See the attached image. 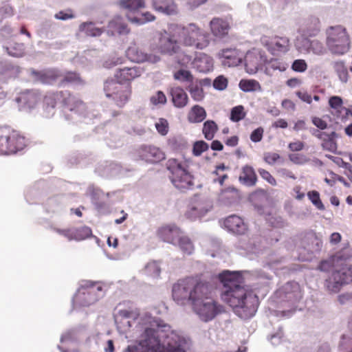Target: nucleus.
<instances>
[{
    "instance_id": "obj_25",
    "label": "nucleus",
    "mask_w": 352,
    "mask_h": 352,
    "mask_svg": "<svg viewBox=\"0 0 352 352\" xmlns=\"http://www.w3.org/2000/svg\"><path fill=\"white\" fill-rule=\"evenodd\" d=\"M239 181L248 186H253L256 184L257 177L253 168L245 165L242 168L241 173L239 178Z\"/></svg>"
},
{
    "instance_id": "obj_14",
    "label": "nucleus",
    "mask_w": 352,
    "mask_h": 352,
    "mask_svg": "<svg viewBox=\"0 0 352 352\" xmlns=\"http://www.w3.org/2000/svg\"><path fill=\"white\" fill-rule=\"evenodd\" d=\"M142 74L140 67H125L119 69L114 74L115 80L122 85H130V82L139 78Z\"/></svg>"
},
{
    "instance_id": "obj_30",
    "label": "nucleus",
    "mask_w": 352,
    "mask_h": 352,
    "mask_svg": "<svg viewBox=\"0 0 352 352\" xmlns=\"http://www.w3.org/2000/svg\"><path fill=\"white\" fill-rule=\"evenodd\" d=\"M61 72L57 70H49L39 74L38 79L44 84H54L60 81Z\"/></svg>"
},
{
    "instance_id": "obj_11",
    "label": "nucleus",
    "mask_w": 352,
    "mask_h": 352,
    "mask_svg": "<svg viewBox=\"0 0 352 352\" xmlns=\"http://www.w3.org/2000/svg\"><path fill=\"white\" fill-rule=\"evenodd\" d=\"M352 283V265H346L334 271L326 281V286L331 292H338L344 285Z\"/></svg>"
},
{
    "instance_id": "obj_38",
    "label": "nucleus",
    "mask_w": 352,
    "mask_h": 352,
    "mask_svg": "<svg viewBox=\"0 0 352 352\" xmlns=\"http://www.w3.org/2000/svg\"><path fill=\"white\" fill-rule=\"evenodd\" d=\"M245 116L244 107L238 105L231 109L230 119L234 122H238L244 119Z\"/></svg>"
},
{
    "instance_id": "obj_23",
    "label": "nucleus",
    "mask_w": 352,
    "mask_h": 352,
    "mask_svg": "<svg viewBox=\"0 0 352 352\" xmlns=\"http://www.w3.org/2000/svg\"><path fill=\"white\" fill-rule=\"evenodd\" d=\"M63 93L60 103L69 110L74 111L85 107L84 102L69 91H63Z\"/></svg>"
},
{
    "instance_id": "obj_15",
    "label": "nucleus",
    "mask_w": 352,
    "mask_h": 352,
    "mask_svg": "<svg viewBox=\"0 0 352 352\" xmlns=\"http://www.w3.org/2000/svg\"><path fill=\"white\" fill-rule=\"evenodd\" d=\"M140 157L148 163H157L165 159L164 153L158 147L147 145L138 149Z\"/></svg>"
},
{
    "instance_id": "obj_19",
    "label": "nucleus",
    "mask_w": 352,
    "mask_h": 352,
    "mask_svg": "<svg viewBox=\"0 0 352 352\" xmlns=\"http://www.w3.org/2000/svg\"><path fill=\"white\" fill-rule=\"evenodd\" d=\"M190 63L193 68L201 73L209 72L213 69L212 58L204 53L199 54Z\"/></svg>"
},
{
    "instance_id": "obj_16",
    "label": "nucleus",
    "mask_w": 352,
    "mask_h": 352,
    "mask_svg": "<svg viewBox=\"0 0 352 352\" xmlns=\"http://www.w3.org/2000/svg\"><path fill=\"white\" fill-rule=\"evenodd\" d=\"M157 234L162 241L174 244L182 236V231L175 225H165L157 230Z\"/></svg>"
},
{
    "instance_id": "obj_37",
    "label": "nucleus",
    "mask_w": 352,
    "mask_h": 352,
    "mask_svg": "<svg viewBox=\"0 0 352 352\" xmlns=\"http://www.w3.org/2000/svg\"><path fill=\"white\" fill-rule=\"evenodd\" d=\"M331 138L329 140H325L321 143V146L324 150L328 151L333 153H336L338 149V144L336 139L338 137L337 133L335 131L331 132Z\"/></svg>"
},
{
    "instance_id": "obj_4",
    "label": "nucleus",
    "mask_w": 352,
    "mask_h": 352,
    "mask_svg": "<svg viewBox=\"0 0 352 352\" xmlns=\"http://www.w3.org/2000/svg\"><path fill=\"white\" fill-rule=\"evenodd\" d=\"M180 41V34L178 28L173 32H165L162 34L158 45L157 50L162 54L175 56V62L182 67H186L192 60V55L187 53L184 49Z\"/></svg>"
},
{
    "instance_id": "obj_63",
    "label": "nucleus",
    "mask_w": 352,
    "mask_h": 352,
    "mask_svg": "<svg viewBox=\"0 0 352 352\" xmlns=\"http://www.w3.org/2000/svg\"><path fill=\"white\" fill-rule=\"evenodd\" d=\"M312 122L317 128L320 130H324L327 127V123L318 117H314L312 118Z\"/></svg>"
},
{
    "instance_id": "obj_6",
    "label": "nucleus",
    "mask_w": 352,
    "mask_h": 352,
    "mask_svg": "<svg viewBox=\"0 0 352 352\" xmlns=\"http://www.w3.org/2000/svg\"><path fill=\"white\" fill-rule=\"evenodd\" d=\"M178 30L180 34V41L184 47L204 50L210 44L209 34L195 23L178 28Z\"/></svg>"
},
{
    "instance_id": "obj_31",
    "label": "nucleus",
    "mask_w": 352,
    "mask_h": 352,
    "mask_svg": "<svg viewBox=\"0 0 352 352\" xmlns=\"http://www.w3.org/2000/svg\"><path fill=\"white\" fill-rule=\"evenodd\" d=\"M217 131L218 126L213 120H207L203 124L202 132L204 138L208 140H212Z\"/></svg>"
},
{
    "instance_id": "obj_27",
    "label": "nucleus",
    "mask_w": 352,
    "mask_h": 352,
    "mask_svg": "<svg viewBox=\"0 0 352 352\" xmlns=\"http://www.w3.org/2000/svg\"><path fill=\"white\" fill-rule=\"evenodd\" d=\"M140 309L132 305L119 309L116 314V320L133 319L136 320L140 316Z\"/></svg>"
},
{
    "instance_id": "obj_58",
    "label": "nucleus",
    "mask_w": 352,
    "mask_h": 352,
    "mask_svg": "<svg viewBox=\"0 0 352 352\" xmlns=\"http://www.w3.org/2000/svg\"><path fill=\"white\" fill-rule=\"evenodd\" d=\"M264 130L262 127H258L254 130L250 135V140L253 142H258L261 141L263 136Z\"/></svg>"
},
{
    "instance_id": "obj_56",
    "label": "nucleus",
    "mask_w": 352,
    "mask_h": 352,
    "mask_svg": "<svg viewBox=\"0 0 352 352\" xmlns=\"http://www.w3.org/2000/svg\"><path fill=\"white\" fill-rule=\"evenodd\" d=\"M309 48L316 54H322L324 51L322 44L316 40L310 42Z\"/></svg>"
},
{
    "instance_id": "obj_26",
    "label": "nucleus",
    "mask_w": 352,
    "mask_h": 352,
    "mask_svg": "<svg viewBox=\"0 0 352 352\" xmlns=\"http://www.w3.org/2000/svg\"><path fill=\"white\" fill-rule=\"evenodd\" d=\"M69 84L82 85L84 80L81 78L80 74L75 72L69 71L61 73L58 86L61 87Z\"/></svg>"
},
{
    "instance_id": "obj_59",
    "label": "nucleus",
    "mask_w": 352,
    "mask_h": 352,
    "mask_svg": "<svg viewBox=\"0 0 352 352\" xmlns=\"http://www.w3.org/2000/svg\"><path fill=\"white\" fill-rule=\"evenodd\" d=\"M271 67L274 69H277L280 72H284L287 69V65L283 62L280 61L277 58H274L270 60V63Z\"/></svg>"
},
{
    "instance_id": "obj_64",
    "label": "nucleus",
    "mask_w": 352,
    "mask_h": 352,
    "mask_svg": "<svg viewBox=\"0 0 352 352\" xmlns=\"http://www.w3.org/2000/svg\"><path fill=\"white\" fill-rule=\"evenodd\" d=\"M338 160V161L336 162L338 164L339 162H340L342 164L341 166L348 170L349 173L346 174V175L349 179L352 182V165L348 162H344L342 159L339 158Z\"/></svg>"
},
{
    "instance_id": "obj_42",
    "label": "nucleus",
    "mask_w": 352,
    "mask_h": 352,
    "mask_svg": "<svg viewBox=\"0 0 352 352\" xmlns=\"http://www.w3.org/2000/svg\"><path fill=\"white\" fill-rule=\"evenodd\" d=\"M307 196L310 201L312 202V204L319 210H324V206L322 204V201L320 198V194L316 190H312L309 191L307 193Z\"/></svg>"
},
{
    "instance_id": "obj_24",
    "label": "nucleus",
    "mask_w": 352,
    "mask_h": 352,
    "mask_svg": "<svg viewBox=\"0 0 352 352\" xmlns=\"http://www.w3.org/2000/svg\"><path fill=\"white\" fill-rule=\"evenodd\" d=\"M154 9L161 13L172 14L176 13V5L173 0H153Z\"/></svg>"
},
{
    "instance_id": "obj_2",
    "label": "nucleus",
    "mask_w": 352,
    "mask_h": 352,
    "mask_svg": "<svg viewBox=\"0 0 352 352\" xmlns=\"http://www.w3.org/2000/svg\"><path fill=\"white\" fill-rule=\"evenodd\" d=\"M219 278L223 285L222 300L241 318L254 316L258 307V298L253 292L244 287L242 275L238 272L224 271Z\"/></svg>"
},
{
    "instance_id": "obj_13",
    "label": "nucleus",
    "mask_w": 352,
    "mask_h": 352,
    "mask_svg": "<svg viewBox=\"0 0 352 352\" xmlns=\"http://www.w3.org/2000/svg\"><path fill=\"white\" fill-rule=\"evenodd\" d=\"M126 55L129 60L135 63H156L160 60V57L155 54L144 53L135 43L128 47Z\"/></svg>"
},
{
    "instance_id": "obj_8",
    "label": "nucleus",
    "mask_w": 352,
    "mask_h": 352,
    "mask_svg": "<svg viewBox=\"0 0 352 352\" xmlns=\"http://www.w3.org/2000/svg\"><path fill=\"white\" fill-rule=\"evenodd\" d=\"M166 168L170 175L172 184L181 191L192 189L194 186L193 177L188 170V166L176 159H169Z\"/></svg>"
},
{
    "instance_id": "obj_54",
    "label": "nucleus",
    "mask_w": 352,
    "mask_h": 352,
    "mask_svg": "<svg viewBox=\"0 0 352 352\" xmlns=\"http://www.w3.org/2000/svg\"><path fill=\"white\" fill-rule=\"evenodd\" d=\"M54 17L58 20L65 21L74 18V14L72 9H67L65 11H59L55 14Z\"/></svg>"
},
{
    "instance_id": "obj_12",
    "label": "nucleus",
    "mask_w": 352,
    "mask_h": 352,
    "mask_svg": "<svg viewBox=\"0 0 352 352\" xmlns=\"http://www.w3.org/2000/svg\"><path fill=\"white\" fill-rule=\"evenodd\" d=\"M262 43L267 50L274 56L285 54L290 47L289 38L285 36L265 37L262 39Z\"/></svg>"
},
{
    "instance_id": "obj_41",
    "label": "nucleus",
    "mask_w": 352,
    "mask_h": 352,
    "mask_svg": "<svg viewBox=\"0 0 352 352\" xmlns=\"http://www.w3.org/2000/svg\"><path fill=\"white\" fill-rule=\"evenodd\" d=\"M173 77L175 80L192 82L193 81V76L191 72L188 70L185 69H179L177 72H175Z\"/></svg>"
},
{
    "instance_id": "obj_21",
    "label": "nucleus",
    "mask_w": 352,
    "mask_h": 352,
    "mask_svg": "<svg viewBox=\"0 0 352 352\" xmlns=\"http://www.w3.org/2000/svg\"><path fill=\"white\" fill-rule=\"evenodd\" d=\"M210 27L212 34L218 38L228 35L230 30L229 23L220 18H214L210 23Z\"/></svg>"
},
{
    "instance_id": "obj_1",
    "label": "nucleus",
    "mask_w": 352,
    "mask_h": 352,
    "mask_svg": "<svg viewBox=\"0 0 352 352\" xmlns=\"http://www.w3.org/2000/svg\"><path fill=\"white\" fill-rule=\"evenodd\" d=\"M214 288L206 280L188 276L179 279L172 287V297L178 305L190 304L193 311L204 322L224 312V307L212 298Z\"/></svg>"
},
{
    "instance_id": "obj_33",
    "label": "nucleus",
    "mask_w": 352,
    "mask_h": 352,
    "mask_svg": "<svg viewBox=\"0 0 352 352\" xmlns=\"http://www.w3.org/2000/svg\"><path fill=\"white\" fill-rule=\"evenodd\" d=\"M79 30L87 36H98L102 32V30L96 28L93 23H82Z\"/></svg>"
},
{
    "instance_id": "obj_3",
    "label": "nucleus",
    "mask_w": 352,
    "mask_h": 352,
    "mask_svg": "<svg viewBox=\"0 0 352 352\" xmlns=\"http://www.w3.org/2000/svg\"><path fill=\"white\" fill-rule=\"evenodd\" d=\"M146 320L138 344L128 346L123 352H162V341L168 337L170 326L161 324L150 316Z\"/></svg>"
},
{
    "instance_id": "obj_49",
    "label": "nucleus",
    "mask_w": 352,
    "mask_h": 352,
    "mask_svg": "<svg viewBox=\"0 0 352 352\" xmlns=\"http://www.w3.org/2000/svg\"><path fill=\"white\" fill-rule=\"evenodd\" d=\"M208 149V144L203 140L195 142L192 152L195 156H199L201 153Z\"/></svg>"
},
{
    "instance_id": "obj_29",
    "label": "nucleus",
    "mask_w": 352,
    "mask_h": 352,
    "mask_svg": "<svg viewBox=\"0 0 352 352\" xmlns=\"http://www.w3.org/2000/svg\"><path fill=\"white\" fill-rule=\"evenodd\" d=\"M108 31L112 35L125 34L129 32V29L127 25L122 22L120 19H115L109 23Z\"/></svg>"
},
{
    "instance_id": "obj_35",
    "label": "nucleus",
    "mask_w": 352,
    "mask_h": 352,
    "mask_svg": "<svg viewBox=\"0 0 352 352\" xmlns=\"http://www.w3.org/2000/svg\"><path fill=\"white\" fill-rule=\"evenodd\" d=\"M177 241L184 254L190 255L194 252V245L188 237L181 236Z\"/></svg>"
},
{
    "instance_id": "obj_62",
    "label": "nucleus",
    "mask_w": 352,
    "mask_h": 352,
    "mask_svg": "<svg viewBox=\"0 0 352 352\" xmlns=\"http://www.w3.org/2000/svg\"><path fill=\"white\" fill-rule=\"evenodd\" d=\"M305 144L302 142L298 140L294 142H290L288 148L292 151H300L304 148Z\"/></svg>"
},
{
    "instance_id": "obj_34",
    "label": "nucleus",
    "mask_w": 352,
    "mask_h": 352,
    "mask_svg": "<svg viewBox=\"0 0 352 352\" xmlns=\"http://www.w3.org/2000/svg\"><path fill=\"white\" fill-rule=\"evenodd\" d=\"M352 258V248L349 243L344 245L343 248L337 252L333 256L334 261H346Z\"/></svg>"
},
{
    "instance_id": "obj_40",
    "label": "nucleus",
    "mask_w": 352,
    "mask_h": 352,
    "mask_svg": "<svg viewBox=\"0 0 352 352\" xmlns=\"http://www.w3.org/2000/svg\"><path fill=\"white\" fill-rule=\"evenodd\" d=\"M6 50L12 56L21 57L24 54L25 47L22 43H14L8 46Z\"/></svg>"
},
{
    "instance_id": "obj_52",
    "label": "nucleus",
    "mask_w": 352,
    "mask_h": 352,
    "mask_svg": "<svg viewBox=\"0 0 352 352\" xmlns=\"http://www.w3.org/2000/svg\"><path fill=\"white\" fill-rule=\"evenodd\" d=\"M228 79L223 76H217L214 82L213 87L218 90H223L228 86Z\"/></svg>"
},
{
    "instance_id": "obj_22",
    "label": "nucleus",
    "mask_w": 352,
    "mask_h": 352,
    "mask_svg": "<svg viewBox=\"0 0 352 352\" xmlns=\"http://www.w3.org/2000/svg\"><path fill=\"white\" fill-rule=\"evenodd\" d=\"M170 94L173 105L177 108H183L188 102V96L186 91L180 87H174L170 89Z\"/></svg>"
},
{
    "instance_id": "obj_50",
    "label": "nucleus",
    "mask_w": 352,
    "mask_h": 352,
    "mask_svg": "<svg viewBox=\"0 0 352 352\" xmlns=\"http://www.w3.org/2000/svg\"><path fill=\"white\" fill-rule=\"evenodd\" d=\"M157 132L162 135H166L168 131V123L164 118H160L155 124Z\"/></svg>"
},
{
    "instance_id": "obj_44",
    "label": "nucleus",
    "mask_w": 352,
    "mask_h": 352,
    "mask_svg": "<svg viewBox=\"0 0 352 352\" xmlns=\"http://www.w3.org/2000/svg\"><path fill=\"white\" fill-rule=\"evenodd\" d=\"M127 17H128L129 20L131 21V22H134V23H140V24L144 23L146 22H148V21H152L155 20V16H153V14H151V13H149L148 12L142 14L140 18H138L137 16L132 18L130 16L129 14H127Z\"/></svg>"
},
{
    "instance_id": "obj_53",
    "label": "nucleus",
    "mask_w": 352,
    "mask_h": 352,
    "mask_svg": "<svg viewBox=\"0 0 352 352\" xmlns=\"http://www.w3.org/2000/svg\"><path fill=\"white\" fill-rule=\"evenodd\" d=\"M329 104L331 108L340 111V109L342 107L343 101L340 96H331L329 100Z\"/></svg>"
},
{
    "instance_id": "obj_60",
    "label": "nucleus",
    "mask_w": 352,
    "mask_h": 352,
    "mask_svg": "<svg viewBox=\"0 0 352 352\" xmlns=\"http://www.w3.org/2000/svg\"><path fill=\"white\" fill-rule=\"evenodd\" d=\"M296 95L303 102L311 104L312 102L311 96L307 91H298L296 92Z\"/></svg>"
},
{
    "instance_id": "obj_18",
    "label": "nucleus",
    "mask_w": 352,
    "mask_h": 352,
    "mask_svg": "<svg viewBox=\"0 0 352 352\" xmlns=\"http://www.w3.org/2000/svg\"><path fill=\"white\" fill-rule=\"evenodd\" d=\"M223 224L228 230L236 234H244L248 230V226L243 220L235 214L225 219Z\"/></svg>"
},
{
    "instance_id": "obj_46",
    "label": "nucleus",
    "mask_w": 352,
    "mask_h": 352,
    "mask_svg": "<svg viewBox=\"0 0 352 352\" xmlns=\"http://www.w3.org/2000/svg\"><path fill=\"white\" fill-rule=\"evenodd\" d=\"M188 91L191 95V97L196 101H200L204 97L203 89L197 85L190 86Z\"/></svg>"
},
{
    "instance_id": "obj_20",
    "label": "nucleus",
    "mask_w": 352,
    "mask_h": 352,
    "mask_svg": "<svg viewBox=\"0 0 352 352\" xmlns=\"http://www.w3.org/2000/svg\"><path fill=\"white\" fill-rule=\"evenodd\" d=\"M38 99V94L36 92L34 91H25L19 94L16 98V101L21 107L30 109L36 105Z\"/></svg>"
},
{
    "instance_id": "obj_9",
    "label": "nucleus",
    "mask_w": 352,
    "mask_h": 352,
    "mask_svg": "<svg viewBox=\"0 0 352 352\" xmlns=\"http://www.w3.org/2000/svg\"><path fill=\"white\" fill-rule=\"evenodd\" d=\"M26 146V140L9 126H0V155L16 154Z\"/></svg>"
},
{
    "instance_id": "obj_55",
    "label": "nucleus",
    "mask_w": 352,
    "mask_h": 352,
    "mask_svg": "<svg viewBox=\"0 0 352 352\" xmlns=\"http://www.w3.org/2000/svg\"><path fill=\"white\" fill-rule=\"evenodd\" d=\"M280 156L276 153L268 152L264 154V161L268 164H274L279 159Z\"/></svg>"
},
{
    "instance_id": "obj_10",
    "label": "nucleus",
    "mask_w": 352,
    "mask_h": 352,
    "mask_svg": "<svg viewBox=\"0 0 352 352\" xmlns=\"http://www.w3.org/2000/svg\"><path fill=\"white\" fill-rule=\"evenodd\" d=\"M103 89L106 97L119 108H123L132 95L131 85H122L113 79L104 82Z\"/></svg>"
},
{
    "instance_id": "obj_36",
    "label": "nucleus",
    "mask_w": 352,
    "mask_h": 352,
    "mask_svg": "<svg viewBox=\"0 0 352 352\" xmlns=\"http://www.w3.org/2000/svg\"><path fill=\"white\" fill-rule=\"evenodd\" d=\"M63 94V91L47 93L44 97V102L47 106L54 107L58 102L60 103Z\"/></svg>"
},
{
    "instance_id": "obj_57",
    "label": "nucleus",
    "mask_w": 352,
    "mask_h": 352,
    "mask_svg": "<svg viewBox=\"0 0 352 352\" xmlns=\"http://www.w3.org/2000/svg\"><path fill=\"white\" fill-rule=\"evenodd\" d=\"M258 173L262 177L263 179L266 180L270 184L275 186L276 184V181L275 178L270 174V173L265 169L260 168L258 169Z\"/></svg>"
},
{
    "instance_id": "obj_47",
    "label": "nucleus",
    "mask_w": 352,
    "mask_h": 352,
    "mask_svg": "<svg viewBox=\"0 0 352 352\" xmlns=\"http://www.w3.org/2000/svg\"><path fill=\"white\" fill-rule=\"evenodd\" d=\"M170 336H174L173 331L170 330V333H169L168 337L164 339L162 341L163 346L165 347V344L167 345L166 349L165 352H186L179 345H173L170 342L166 341L168 340ZM164 348H163L162 352H164Z\"/></svg>"
},
{
    "instance_id": "obj_43",
    "label": "nucleus",
    "mask_w": 352,
    "mask_h": 352,
    "mask_svg": "<svg viewBox=\"0 0 352 352\" xmlns=\"http://www.w3.org/2000/svg\"><path fill=\"white\" fill-rule=\"evenodd\" d=\"M144 0H124L123 6L130 10H136L144 7Z\"/></svg>"
},
{
    "instance_id": "obj_61",
    "label": "nucleus",
    "mask_w": 352,
    "mask_h": 352,
    "mask_svg": "<svg viewBox=\"0 0 352 352\" xmlns=\"http://www.w3.org/2000/svg\"><path fill=\"white\" fill-rule=\"evenodd\" d=\"M56 232L59 233L60 234L64 236L67 239H68L69 241L71 240H76V235L74 233V230H60L57 229Z\"/></svg>"
},
{
    "instance_id": "obj_32",
    "label": "nucleus",
    "mask_w": 352,
    "mask_h": 352,
    "mask_svg": "<svg viewBox=\"0 0 352 352\" xmlns=\"http://www.w3.org/2000/svg\"><path fill=\"white\" fill-rule=\"evenodd\" d=\"M239 85L240 89L245 92H251L261 90V86L260 83L257 80L253 79H242L239 82Z\"/></svg>"
},
{
    "instance_id": "obj_48",
    "label": "nucleus",
    "mask_w": 352,
    "mask_h": 352,
    "mask_svg": "<svg viewBox=\"0 0 352 352\" xmlns=\"http://www.w3.org/2000/svg\"><path fill=\"white\" fill-rule=\"evenodd\" d=\"M76 240L80 241L88 238L91 234V230L87 226H83L74 230Z\"/></svg>"
},
{
    "instance_id": "obj_39",
    "label": "nucleus",
    "mask_w": 352,
    "mask_h": 352,
    "mask_svg": "<svg viewBox=\"0 0 352 352\" xmlns=\"http://www.w3.org/2000/svg\"><path fill=\"white\" fill-rule=\"evenodd\" d=\"M144 271L147 276L158 277L161 272V268L157 261H153L147 263Z\"/></svg>"
},
{
    "instance_id": "obj_45",
    "label": "nucleus",
    "mask_w": 352,
    "mask_h": 352,
    "mask_svg": "<svg viewBox=\"0 0 352 352\" xmlns=\"http://www.w3.org/2000/svg\"><path fill=\"white\" fill-rule=\"evenodd\" d=\"M150 102L152 104L157 106L165 104L167 102L166 96L162 91H157L150 98Z\"/></svg>"
},
{
    "instance_id": "obj_5",
    "label": "nucleus",
    "mask_w": 352,
    "mask_h": 352,
    "mask_svg": "<svg viewBox=\"0 0 352 352\" xmlns=\"http://www.w3.org/2000/svg\"><path fill=\"white\" fill-rule=\"evenodd\" d=\"M107 288V284L102 281L83 280L78 289L74 300L80 306L89 307L103 297Z\"/></svg>"
},
{
    "instance_id": "obj_28",
    "label": "nucleus",
    "mask_w": 352,
    "mask_h": 352,
    "mask_svg": "<svg viewBox=\"0 0 352 352\" xmlns=\"http://www.w3.org/2000/svg\"><path fill=\"white\" fill-rule=\"evenodd\" d=\"M206 117L205 109L199 106H193L188 114V120L191 123H199L202 122Z\"/></svg>"
},
{
    "instance_id": "obj_17",
    "label": "nucleus",
    "mask_w": 352,
    "mask_h": 352,
    "mask_svg": "<svg viewBox=\"0 0 352 352\" xmlns=\"http://www.w3.org/2000/svg\"><path fill=\"white\" fill-rule=\"evenodd\" d=\"M224 66L235 67L241 63L242 57L240 52L235 48L222 50L218 54Z\"/></svg>"
},
{
    "instance_id": "obj_7",
    "label": "nucleus",
    "mask_w": 352,
    "mask_h": 352,
    "mask_svg": "<svg viewBox=\"0 0 352 352\" xmlns=\"http://www.w3.org/2000/svg\"><path fill=\"white\" fill-rule=\"evenodd\" d=\"M326 45L335 55L341 56L350 49L351 40L345 28L342 25L331 26L326 30Z\"/></svg>"
},
{
    "instance_id": "obj_51",
    "label": "nucleus",
    "mask_w": 352,
    "mask_h": 352,
    "mask_svg": "<svg viewBox=\"0 0 352 352\" xmlns=\"http://www.w3.org/2000/svg\"><path fill=\"white\" fill-rule=\"evenodd\" d=\"M292 69L294 72L302 73L307 69V64L303 59H297L293 62Z\"/></svg>"
}]
</instances>
